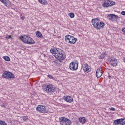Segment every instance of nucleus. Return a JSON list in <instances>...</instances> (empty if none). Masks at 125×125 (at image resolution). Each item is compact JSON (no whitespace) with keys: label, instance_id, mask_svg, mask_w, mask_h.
<instances>
[{"label":"nucleus","instance_id":"nucleus-21","mask_svg":"<svg viewBox=\"0 0 125 125\" xmlns=\"http://www.w3.org/2000/svg\"><path fill=\"white\" fill-rule=\"evenodd\" d=\"M79 121L80 122V123H81V124H84V123H85V122H86V120H85V118L84 117H80L79 118Z\"/></svg>","mask_w":125,"mask_h":125},{"label":"nucleus","instance_id":"nucleus-34","mask_svg":"<svg viewBox=\"0 0 125 125\" xmlns=\"http://www.w3.org/2000/svg\"><path fill=\"white\" fill-rule=\"evenodd\" d=\"M110 110H111V111H115V108H114V107H111V108H110Z\"/></svg>","mask_w":125,"mask_h":125},{"label":"nucleus","instance_id":"nucleus-12","mask_svg":"<svg viewBox=\"0 0 125 125\" xmlns=\"http://www.w3.org/2000/svg\"><path fill=\"white\" fill-rule=\"evenodd\" d=\"M0 1L7 7L11 6V2L9 0H0Z\"/></svg>","mask_w":125,"mask_h":125},{"label":"nucleus","instance_id":"nucleus-17","mask_svg":"<svg viewBox=\"0 0 125 125\" xmlns=\"http://www.w3.org/2000/svg\"><path fill=\"white\" fill-rule=\"evenodd\" d=\"M9 71H5L4 73L2 74V77L4 79H6L8 80V75H9Z\"/></svg>","mask_w":125,"mask_h":125},{"label":"nucleus","instance_id":"nucleus-35","mask_svg":"<svg viewBox=\"0 0 125 125\" xmlns=\"http://www.w3.org/2000/svg\"><path fill=\"white\" fill-rule=\"evenodd\" d=\"M1 107H5V105H4V104H1Z\"/></svg>","mask_w":125,"mask_h":125},{"label":"nucleus","instance_id":"nucleus-14","mask_svg":"<svg viewBox=\"0 0 125 125\" xmlns=\"http://www.w3.org/2000/svg\"><path fill=\"white\" fill-rule=\"evenodd\" d=\"M84 72H86V73H89V72L91 71V67L89 66L87 63H85L84 65V67L83 68Z\"/></svg>","mask_w":125,"mask_h":125},{"label":"nucleus","instance_id":"nucleus-4","mask_svg":"<svg viewBox=\"0 0 125 125\" xmlns=\"http://www.w3.org/2000/svg\"><path fill=\"white\" fill-rule=\"evenodd\" d=\"M116 4V2L112 1L111 0H104V2H102V5L103 7L106 8L113 6Z\"/></svg>","mask_w":125,"mask_h":125},{"label":"nucleus","instance_id":"nucleus-15","mask_svg":"<svg viewBox=\"0 0 125 125\" xmlns=\"http://www.w3.org/2000/svg\"><path fill=\"white\" fill-rule=\"evenodd\" d=\"M29 37L28 35H24L23 36H21L20 39L24 43H27L28 42V40L29 39Z\"/></svg>","mask_w":125,"mask_h":125},{"label":"nucleus","instance_id":"nucleus-22","mask_svg":"<svg viewBox=\"0 0 125 125\" xmlns=\"http://www.w3.org/2000/svg\"><path fill=\"white\" fill-rule=\"evenodd\" d=\"M36 37H37V38H42V34L40 31H37L36 32Z\"/></svg>","mask_w":125,"mask_h":125},{"label":"nucleus","instance_id":"nucleus-10","mask_svg":"<svg viewBox=\"0 0 125 125\" xmlns=\"http://www.w3.org/2000/svg\"><path fill=\"white\" fill-rule=\"evenodd\" d=\"M113 125H125V119H117L114 121Z\"/></svg>","mask_w":125,"mask_h":125},{"label":"nucleus","instance_id":"nucleus-18","mask_svg":"<svg viewBox=\"0 0 125 125\" xmlns=\"http://www.w3.org/2000/svg\"><path fill=\"white\" fill-rule=\"evenodd\" d=\"M27 42H28L26 43L27 44H34V43H35V41L30 37L28 38Z\"/></svg>","mask_w":125,"mask_h":125},{"label":"nucleus","instance_id":"nucleus-11","mask_svg":"<svg viewBox=\"0 0 125 125\" xmlns=\"http://www.w3.org/2000/svg\"><path fill=\"white\" fill-rule=\"evenodd\" d=\"M107 19H108V20H110L111 21H115V19L116 20H118V19H119L120 17H119V16L116 15L110 14L108 15V16L107 17Z\"/></svg>","mask_w":125,"mask_h":125},{"label":"nucleus","instance_id":"nucleus-26","mask_svg":"<svg viewBox=\"0 0 125 125\" xmlns=\"http://www.w3.org/2000/svg\"><path fill=\"white\" fill-rule=\"evenodd\" d=\"M4 39H6V40H12V36L11 35H6L4 37Z\"/></svg>","mask_w":125,"mask_h":125},{"label":"nucleus","instance_id":"nucleus-5","mask_svg":"<svg viewBox=\"0 0 125 125\" xmlns=\"http://www.w3.org/2000/svg\"><path fill=\"white\" fill-rule=\"evenodd\" d=\"M37 111L39 112V113H43V114H45V113H47V109H46V107L44 105H39L36 108Z\"/></svg>","mask_w":125,"mask_h":125},{"label":"nucleus","instance_id":"nucleus-20","mask_svg":"<svg viewBox=\"0 0 125 125\" xmlns=\"http://www.w3.org/2000/svg\"><path fill=\"white\" fill-rule=\"evenodd\" d=\"M14 78H15L14 74H13V73H12V72L9 71V75H8V80H10L11 79H14Z\"/></svg>","mask_w":125,"mask_h":125},{"label":"nucleus","instance_id":"nucleus-7","mask_svg":"<svg viewBox=\"0 0 125 125\" xmlns=\"http://www.w3.org/2000/svg\"><path fill=\"white\" fill-rule=\"evenodd\" d=\"M108 61L109 62V64L113 67H116L118 64V61L113 57H109L108 58Z\"/></svg>","mask_w":125,"mask_h":125},{"label":"nucleus","instance_id":"nucleus-33","mask_svg":"<svg viewBox=\"0 0 125 125\" xmlns=\"http://www.w3.org/2000/svg\"><path fill=\"white\" fill-rule=\"evenodd\" d=\"M121 14H122V15L125 16V11H122L121 12Z\"/></svg>","mask_w":125,"mask_h":125},{"label":"nucleus","instance_id":"nucleus-30","mask_svg":"<svg viewBox=\"0 0 125 125\" xmlns=\"http://www.w3.org/2000/svg\"><path fill=\"white\" fill-rule=\"evenodd\" d=\"M0 125H7L4 121H0Z\"/></svg>","mask_w":125,"mask_h":125},{"label":"nucleus","instance_id":"nucleus-23","mask_svg":"<svg viewBox=\"0 0 125 125\" xmlns=\"http://www.w3.org/2000/svg\"><path fill=\"white\" fill-rule=\"evenodd\" d=\"M39 2L43 5H45L47 3V1L46 0H38Z\"/></svg>","mask_w":125,"mask_h":125},{"label":"nucleus","instance_id":"nucleus-24","mask_svg":"<svg viewBox=\"0 0 125 125\" xmlns=\"http://www.w3.org/2000/svg\"><path fill=\"white\" fill-rule=\"evenodd\" d=\"M3 59L5 60V61L9 62L10 61V58L7 56H4L2 57Z\"/></svg>","mask_w":125,"mask_h":125},{"label":"nucleus","instance_id":"nucleus-32","mask_svg":"<svg viewBox=\"0 0 125 125\" xmlns=\"http://www.w3.org/2000/svg\"><path fill=\"white\" fill-rule=\"evenodd\" d=\"M48 78H49V79H51V80H53V77L51 75H48Z\"/></svg>","mask_w":125,"mask_h":125},{"label":"nucleus","instance_id":"nucleus-8","mask_svg":"<svg viewBox=\"0 0 125 125\" xmlns=\"http://www.w3.org/2000/svg\"><path fill=\"white\" fill-rule=\"evenodd\" d=\"M79 63L74 62H71L69 64V69L71 71H76L78 70Z\"/></svg>","mask_w":125,"mask_h":125},{"label":"nucleus","instance_id":"nucleus-19","mask_svg":"<svg viewBox=\"0 0 125 125\" xmlns=\"http://www.w3.org/2000/svg\"><path fill=\"white\" fill-rule=\"evenodd\" d=\"M105 26V23L102 21H100V23L98 26V30H100V29H102Z\"/></svg>","mask_w":125,"mask_h":125},{"label":"nucleus","instance_id":"nucleus-16","mask_svg":"<svg viewBox=\"0 0 125 125\" xmlns=\"http://www.w3.org/2000/svg\"><path fill=\"white\" fill-rule=\"evenodd\" d=\"M103 75L102 73V68H99L97 69L96 75L97 78H100Z\"/></svg>","mask_w":125,"mask_h":125},{"label":"nucleus","instance_id":"nucleus-29","mask_svg":"<svg viewBox=\"0 0 125 125\" xmlns=\"http://www.w3.org/2000/svg\"><path fill=\"white\" fill-rule=\"evenodd\" d=\"M53 65L55 66H57V65H58V60H55V61L53 62Z\"/></svg>","mask_w":125,"mask_h":125},{"label":"nucleus","instance_id":"nucleus-3","mask_svg":"<svg viewBox=\"0 0 125 125\" xmlns=\"http://www.w3.org/2000/svg\"><path fill=\"white\" fill-rule=\"evenodd\" d=\"M59 122L61 125H72V122L66 117H60Z\"/></svg>","mask_w":125,"mask_h":125},{"label":"nucleus","instance_id":"nucleus-1","mask_svg":"<svg viewBox=\"0 0 125 125\" xmlns=\"http://www.w3.org/2000/svg\"><path fill=\"white\" fill-rule=\"evenodd\" d=\"M50 52L54 54V56L60 61L64 60L66 58V56L61 49L53 48L51 49Z\"/></svg>","mask_w":125,"mask_h":125},{"label":"nucleus","instance_id":"nucleus-6","mask_svg":"<svg viewBox=\"0 0 125 125\" xmlns=\"http://www.w3.org/2000/svg\"><path fill=\"white\" fill-rule=\"evenodd\" d=\"M45 90L47 93L49 92H53L55 90V87L51 84H48L45 86Z\"/></svg>","mask_w":125,"mask_h":125},{"label":"nucleus","instance_id":"nucleus-27","mask_svg":"<svg viewBox=\"0 0 125 125\" xmlns=\"http://www.w3.org/2000/svg\"><path fill=\"white\" fill-rule=\"evenodd\" d=\"M22 120L24 121V122H28V120H29V118H28L27 116H23L22 117Z\"/></svg>","mask_w":125,"mask_h":125},{"label":"nucleus","instance_id":"nucleus-13","mask_svg":"<svg viewBox=\"0 0 125 125\" xmlns=\"http://www.w3.org/2000/svg\"><path fill=\"white\" fill-rule=\"evenodd\" d=\"M63 99L64 100V101H66V102H68V103H72L74 101V99H73V97L67 96H64L63 97Z\"/></svg>","mask_w":125,"mask_h":125},{"label":"nucleus","instance_id":"nucleus-28","mask_svg":"<svg viewBox=\"0 0 125 125\" xmlns=\"http://www.w3.org/2000/svg\"><path fill=\"white\" fill-rule=\"evenodd\" d=\"M68 15L70 18H74L75 17V14L74 13H70Z\"/></svg>","mask_w":125,"mask_h":125},{"label":"nucleus","instance_id":"nucleus-2","mask_svg":"<svg viewBox=\"0 0 125 125\" xmlns=\"http://www.w3.org/2000/svg\"><path fill=\"white\" fill-rule=\"evenodd\" d=\"M65 40L67 43H70V44H75L78 39L74 36L70 35H66L64 37Z\"/></svg>","mask_w":125,"mask_h":125},{"label":"nucleus","instance_id":"nucleus-9","mask_svg":"<svg viewBox=\"0 0 125 125\" xmlns=\"http://www.w3.org/2000/svg\"><path fill=\"white\" fill-rule=\"evenodd\" d=\"M100 21H101L100 20L98 19V18L93 19L92 20V24L93 27H94L95 29H97V30H98V28L99 26L98 25H99Z\"/></svg>","mask_w":125,"mask_h":125},{"label":"nucleus","instance_id":"nucleus-31","mask_svg":"<svg viewBox=\"0 0 125 125\" xmlns=\"http://www.w3.org/2000/svg\"><path fill=\"white\" fill-rule=\"evenodd\" d=\"M21 17V20H24L25 19V17H24V16H23V15H21L20 16Z\"/></svg>","mask_w":125,"mask_h":125},{"label":"nucleus","instance_id":"nucleus-25","mask_svg":"<svg viewBox=\"0 0 125 125\" xmlns=\"http://www.w3.org/2000/svg\"><path fill=\"white\" fill-rule=\"evenodd\" d=\"M106 53L104 52L102 53V54L100 56L99 59H103V58H104L105 56H106Z\"/></svg>","mask_w":125,"mask_h":125}]
</instances>
